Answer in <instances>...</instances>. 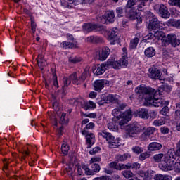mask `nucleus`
<instances>
[{
	"label": "nucleus",
	"mask_w": 180,
	"mask_h": 180,
	"mask_svg": "<svg viewBox=\"0 0 180 180\" xmlns=\"http://www.w3.org/2000/svg\"><path fill=\"white\" fill-rule=\"evenodd\" d=\"M135 92L139 94L140 99H145V102L148 105H151L155 108H162L164 105H167L169 103V102L158 98L160 94L153 88L140 86L135 89Z\"/></svg>",
	"instance_id": "nucleus-1"
},
{
	"label": "nucleus",
	"mask_w": 180,
	"mask_h": 180,
	"mask_svg": "<svg viewBox=\"0 0 180 180\" xmlns=\"http://www.w3.org/2000/svg\"><path fill=\"white\" fill-rule=\"evenodd\" d=\"M86 79V72H84L81 77L78 78L77 76V73H73L70 75L69 78L68 77H63V86H62L63 91H65V88L68 86L72 82L74 84V85H79V84H82V82H84Z\"/></svg>",
	"instance_id": "nucleus-2"
},
{
	"label": "nucleus",
	"mask_w": 180,
	"mask_h": 180,
	"mask_svg": "<svg viewBox=\"0 0 180 180\" xmlns=\"http://www.w3.org/2000/svg\"><path fill=\"white\" fill-rule=\"evenodd\" d=\"M99 137H103L105 139L106 141L108 143V146L110 148H117L120 147V139L117 138L115 139V136L110 132H108L106 130H103L98 132Z\"/></svg>",
	"instance_id": "nucleus-3"
},
{
	"label": "nucleus",
	"mask_w": 180,
	"mask_h": 180,
	"mask_svg": "<svg viewBox=\"0 0 180 180\" xmlns=\"http://www.w3.org/2000/svg\"><path fill=\"white\" fill-rule=\"evenodd\" d=\"M146 19L149 20L148 30H158V29H161V22L158 20V18L154 13L148 11L146 13Z\"/></svg>",
	"instance_id": "nucleus-4"
},
{
	"label": "nucleus",
	"mask_w": 180,
	"mask_h": 180,
	"mask_svg": "<svg viewBox=\"0 0 180 180\" xmlns=\"http://www.w3.org/2000/svg\"><path fill=\"white\" fill-rule=\"evenodd\" d=\"M105 64L107 65V68L111 67V68L120 70V68H126V67H127L128 63L127 60L124 59H121L120 61L108 60Z\"/></svg>",
	"instance_id": "nucleus-5"
},
{
	"label": "nucleus",
	"mask_w": 180,
	"mask_h": 180,
	"mask_svg": "<svg viewBox=\"0 0 180 180\" xmlns=\"http://www.w3.org/2000/svg\"><path fill=\"white\" fill-rule=\"evenodd\" d=\"M164 41H165L167 44H170L172 47H178V46H180V39H178L175 34L172 33L167 34Z\"/></svg>",
	"instance_id": "nucleus-6"
},
{
	"label": "nucleus",
	"mask_w": 180,
	"mask_h": 180,
	"mask_svg": "<svg viewBox=\"0 0 180 180\" xmlns=\"http://www.w3.org/2000/svg\"><path fill=\"white\" fill-rule=\"evenodd\" d=\"M82 169L85 171L86 175H95L101 171V166L98 164L93 163L89 169L86 165H83L82 167Z\"/></svg>",
	"instance_id": "nucleus-7"
},
{
	"label": "nucleus",
	"mask_w": 180,
	"mask_h": 180,
	"mask_svg": "<svg viewBox=\"0 0 180 180\" xmlns=\"http://www.w3.org/2000/svg\"><path fill=\"white\" fill-rule=\"evenodd\" d=\"M143 127L139 122H134L129 124V134L130 137H133V134H139L143 131Z\"/></svg>",
	"instance_id": "nucleus-8"
},
{
	"label": "nucleus",
	"mask_w": 180,
	"mask_h": 180,
	"mask_svg": "<svg viewBox=\"0 0 180 180\" xmlns=\"http://www.w3.org/2000/svg\"><path fill=\"white\" fill-rule=\"evenodd\" d=\"M98 21L103 24L108 23V22L113 23L115 22V12L113 11H106Z\"/></svg>",
	"instance_id": "nucleus-9"
},
{
	"label": "nucleus",
	"mask_w": 180,
	"mask_h": 180,
	"mask_svg": "<svg viewBox=\"0 0 180 180\" xmlns=\"http://www.w3.org/2000/svg\"><path fill=\"white\" fill-rule=\"evenodd\" d=\"M102 99H105L107 103H117V105H120V101H119V96L116 94H103Z\"/></svg>",
	"instance_id": "nucleus-10"
},
{
	"label": "nucleus",
	"mask_w": 180,
	"mask_h": 180,
	"mask_svg": "<svg viewBox=\"0 0 180 180\" xmlns=\"http://www.w3.org/2000/svg\"><path fill=\"white\" fill-rule=\"evenodd\" d=\"M154 9H158L161 18H164V19H167L171 16V14L168 11V8L164 4L155 6Z\"/></svg>",
	"instance_id": "nucleus-11"
},
{
	"label": "nucleus",
	"mask_w": 180,
	"mask_h": 180,
	"mask_svg": "<svg viewBox=\"0 0 180 180\" xmlns=\"http://www.w3.org/2000/svg\"><path fill=\"white\" fill-rule=\"evenodd\" d=\"M149 71V77L152 79H161V75H162V73H161V70L157 68H150L148 70Z\"/></svg>",
	"instance_id": "nucleus-12"
},
{
	"label": "nucleus",
	"mask_w": 180,
	"mask_h": 180,
	"mask_svg": "<svg viewBox=\"0 0 180 180\" xmlns=\"http://www.w3.org/2000/svg\"><path fill=\"white\" fill-rule=\"evenodd\" d=\"M109 167L110 168H114L118 171H121V169H130V168H131V165H130L117 164L116 162H110Z\"/></svg>",
	"instance_id": "nucleus-13"
},
{
	"label": "nucleus",
	"mask_w": 180,
	"mask_h": 180,
	"mask_svg": "<svg viewBox=\"0 0 180 180\" xmlns=\"http://www.w3.org/2000/svg\"><path fill=\"white\" fill-rule=\"evenodd\" d=\"M129 119H131V111L124 112L121 117V120L119 122L120 126H124V124H127V122Z\"/></svg>",
	"instance_id": "nucleus-14"
},
{
	"label": "nucleus",
	"mask_w": 180,
	"mask_h": 180,
	"mask_svg": "<svg viewBox=\"0 0 180 180\" xmlns=\"http://www.w3.org/2000/svg\"><path fill=\"white\" fill-rule=\"evenodd\" d=\"M110 54V49L108 47H104L101 50L99 51V57L98 60L100 61H105L108 56Z\"/></svg>",
	"instance_id": "nucleus-15"
},
{
	"label": "nucleus",
	"mask_w": 180,
	"mask_h": 180,
	"mask_svg": "<svg viewBox=\"0 0 180 180\" xmlns=\"http://www.w3.org/2000/svg\"><path fill=\"white\" fill-rule=\"evenodd\" d=\"M136 115L139 116V117H141V119H145V120H147V119L150 117V115H148V110L146 108H140L136 112Z\"/></svg>",
	"instance_id": "nucleus-16"
},
{
	"label": "nucleus",
	"mask_w": 180,
	"mask_h": 180,
	"mask_svg": "<svg viewBox=\"0 0 180 180\" xmlns=\"http://www.w3.org/2000/svg\"><path fill=\"white\" fill-rule=\"evenodd\" d=\"M108 66L106 63H103L101 65H97L95 69V74L97 75H102L106 71Z\"/></svg>",
	"instance_id": "nucleus-17"
},
{
	"label": "nucleus",
	"mask_w": 180,
	"mask_h": 180,
	"mask_svg": "<svg viewBox=\"0 0 180 180\" xmlns=\"http://www.w3.org/2000/svg\"><path fill=\"white\" fill-rule=\"evenodd\" d=\"M63 49H77L78 47V43L77 41L68 42L64 41L60 44Z\"/></svg>",
	"instance_id": "nucleus-18"
},
{
	"label": "nucleus",
	"mask_w": 180,
	"mask_h": 180,
	"mask_svg": "<svg viewBox=\"0 0 180 180\" xmlns=\"http://www.w3.org/2000/svg\"><path fill=\"white\" fill-rule=\"evenodd\" d=\"M162 148V145L158 142H152L148 146L149 151H158Z\"/></svg>",
	"instance_id": "nucleus-19"
},
{
	"label": "nucleus",
	"mask_w": 180,
	"mask_h": 180,
	"mask_svg": "<svg viewBox=\"0 0 180 180\" xmlns=\"http://www.w3.org/2000/svg\"><path fill=\"white\" fill-rule=\"evenodd\" d=\"M108 39L109 40H116L117 39V35L119 34V32L117 31V28H113L110 31H107Z\"/></svg>",
	"instance_id": "nucleus-20"
},
{
	"label": "nucleus",
	"mask_w": 180,
	"mask_h": 180,
	"mask_svg": "<svg viewBox=\"0 0 180 180\" xmlns=\"http://www.w3.org/2000/svg\"><path fill=\"white\" fill-rule=\"evenodd\" d=\"M172 91V88L168 85L167 84H165L159 87L158 91V94L160 95H162V92H171Z\"/></svg>",
	"instance_id": "nucleus-21"
},
{
	"label": "nucleus",
	"mask_w": 180,
	"mask_h": 180,
	"mask_svg": "<svg viewBox=\"0 0 180 180\" xmlns=\"http://www.w3.org/2000/svg\"><path fill=\"white\" fill-rule=\"evenodd\" d=\"M86 41L89 43L99 44V43H103V39H102V37H98V36H90V37H87Z\"/></svg>",
	"instance_id": "nucleus-22"
},
{
	"label": "nucleus",
	"mask_w": 180,
	"mask_h": 180,
	"mask_svg": "<svg viewBox=\"0 0 180 180\" xmlns=\"http://www.w3.org/2000/svg\"><path fill=\"white\" fill-rule=\"evenodd\" d=\"M95 139V135L92 133L86 135V143L87 144V148H91L92 145L94 144V139Z\"/></svg>",
	"instance_id": "nucleus-23"
},
{
	"label": "nucleus",
	"mask_w": 180,
	"mask_h": 180,
	"mask_svg": "<svg viewBox=\"0 0 180 180\" xmlns=\"http://www.w3.org/2000/svg\"><path fill=\"white\" fill-rule=\"evenodd\" d=\"M106 84V80H96L94 83V88L96 91H102Z\"/></svg>",
	"instance_id": "nucleus-24"
},
{
	"label": "nucleus",
	"mask_w": 180,
	"mask_h": 180,
	"mask_svg": "<svg viewBox=\"0 0 180 180\" xmlns=\"http://www.w3.org/2000/svg\"><path fill=\"white\" fill-rule=\"evenodd\" d=\"M36 60L37 61L38 67H39L41 70H44V67L46 65L44 57L42 55H38Z\"/></svg>",
	"instance_id": "nucleus-25"
},
{
	"label": "nucleus",
	"mask_w": 180,
	"mask_h": 180,
	"mask_svg": "<svg viewBox=\"0 0 180 180\" xmlns=\"http://www.w3.org/2000/svg\"><path fill=\"white\" fill-rule=\"evenodd\" d=\"M145 56L149 58L155 56V49L153 47H148L145 50Z\"/></svg>",
	"instance_id": "nucleus-26"
},
{
	"label": "nucleus",
	"mask_w": 180,
	"mask_h": 180,
	"mask_svg": "<svg viewBox=\"0 0 180 180\" xmlns=\"http://www.w3.org/2000/svg\"><path fill=\"white\" fill-rule=\"evenodd\" d=\"M127 158H130V155H129L127 153L124 154V155H117L115 156V159H116V161H117V162L126 161V160H127Z\"/></svg>",
	"instance_id": "nucleus-27"
},
{
	"label": "nucleus",
	"mask_w": 180,
	"mask_h": 180,
	"mask_svg": "<svg viewBox=\"0 0 180 180\" xmlns=\"http://www.w3.org/2000/svg\"><path fill=\"white\" fill-rule=\"evenodd\" d=\"M167 37H165V33L162 31H158L155 32V39H158V40H165Z\"/></svg>",
	"instance_id": "nucleus-28"
},
{
	"label": "nucleus",
	"mask_w": 180,
	"mask_h": 180,
	"mask_svg": "<svg viewBox=\"0 0 180 180\" xmlns=\"http://www.w3.org/2000/svg\"><path fill=\"white\" fill-rule=\"evenodd\" d=\"M95 27H96V25L88 23L83 25L84 30L86 32H92V30H95Z\"/></svg>",
	"instance_id": "nucleus-29"
},
{
	"label": "nucleus",
	"mask_w": 180,
	"mask_h": 180,
	"mask_svg": "<svg viewBox=\"0 0 180 180\" xmlns=\"http://www.w3.org/2000/svg\"><path fill=\"white\" fill-rule=\"evenodd\" d=\"M94 30H96V32H101L102 34H106V33H108V30H106V27L103 25H96V27L94 28Z\"/></svg>",
	"instance_id": "nucleus-30"
},
{
	"label": "nucleus",
	"mask_w": 180,
	"mask_h": 180,
	"mask_svg": "<svg viewBox=\"0 0 180 180\" xmlns=\"http://www.w3.org/2000/svg\"><path fill=\"white\" fill-rule=\"evenodd\" d=\"M165 155L163 153H158L153 156V161L155 162L162 163V160H164Z\"/></svg>",
	"instance_id": "nucleus-31"
},
{
	"label": "nucleus",
	"mask_w": 180,
	"mask_h": 180,
	"mask_svg": "<svg viewBox=\"0 0 180 180\" xmlns=\"http://www.w3.org/2000/svg\"><path fill=\"white\" fill-rule=\"evenodd\" d=\"M96 108V104L94 103L92 101H89L86 103L84 107L85 110H88V109H95Z\"/></svg>",
	"instance_id": "nucleus-32"
},
{
	"label": "nucleus",
	"mask_w": 180,
	"mask_h": 180,
	"mask_svg": "<svg viewBox=\"0 0 180 180\" xmlns=\"http://www.w3.org/2000/svg\"><path fill=\"white\" fill-rule=\"evenodd\" d=\"M108 129H109V130H112V131H117V130H119V128L116 126V122H110L108 123Z\"/></svg>",
	"instance_id": "nucleus-33"
},
{
	"label": "nucleus",
	"mask_w": 180,
	"mask_h": 180,
	"mask_svg": "<svg viewBox=\"0 0 180 180\" xmlns=\"http://www.w3.org/2000/svg\"><path fill=\"white\" fill-rule=\"evenodd\" d=\"M138 44H139V38L135 37L134 39L131 41L129 49H131V50H133L136 49V47H137Z\"/></svg>",
	"instance_id": "nucleus-34"
},
{
	"label": "nucleus",
	"mask_w": 180,
	"mask_h": 180,
	"mask_svg": "<svg viewBox=\"0 0 180 180\" xmlns=\"http://www.w3.org/2000/svg\"><path fill=\"white\" fill-rule=\"evenodd\" d=\"M73 173L74 171L72 170V167H71L70 165H68L63 169V174H67V175H69V176H72Z\"/></svg>",
	"instance_id": "nucleus-35"
},
{
	"label": "nucleus",
	"mask_w": 180,
	"mask_h": 180,
	"mask_svg": "<svg viewBox=\"0 0 180 180\" xmlns=\"http://www.w3.org/2000/svg\"><path fill=\"white\" fill-rule=\"evenodd\" d=\"M70 150V146L67 143L62 144L61 151L63 155H67Z\"/></svg>",
	"instance_id": "nucleus-36"
},
{
	"label": "nucleus",
	"mask_w": 180,
	"mask_h": 180,
	"mask_svg": "<svg viewBox=\"0 0 180 180\" xmlns=\"http://www.w3.org/2000/svg\"><path fill=\"white\" fill-rule=\"evenodd\" d=\"M68 122L67 115L65 113H62L59 120L60 124H67Z\"/></svg>",
	"instance_id": "nucleus-37"
},
{
	"label": "nucleus",
	"mask_w": 180,
	"mask_h": 180,
	"mask_svg": "<svg viewBox=\"0 0 180 180\" xmlns=\"http://www.w3.org/2000/svg\"><path fill=\"white\" fill-rule=\"evenodd\" d=\"M155 130H157L155 127H149L145 129V132L150 137V136L154 134L155 133Z\"/></svg>",
	"instance_id": "nucleus-38"
},
{
	"label": "nucleus",
	"mask_w": 180,
	"mask_h": 180,
	"mask_svg": "<svg viewBox=\"0 0 180 180\" xmlns=\"http://www.w3.org/2000/svg\"><path fill=\"white\" fill-rule=\"evenodd\" d=\"M82 61V58H78V57H70L69 58V63H71V64H77L78 63H81Z\"/></svg>",
	"instance_id": "nucleus-39"
},
{
	"label": "nucleus",
	"mask_w": 180,
	"mask_h": 180,
	"mask_svg": "<svg viewBox=\"0 0 180 180\" xmlns=\"http://www.w3.org/2000/svg\"><path fill=\"white\" fill-rule=\"evenodd\" d=\"M138 175L141 178H150V173L148 172H144L143 170H139L137 172Z\"/></svg>",
	"instance_id": "nucleus-40"
},
{
	"label": "nucleus",
	"mask_w": 180,
	"mask_h": 180,
	"mask_svg": "<svg viewBox=\"0 0 180 180\" xmlns=\"http://www.w3.org/2000/svg\"><path fill=\"white\" fill-rule=\"evenodd\" d=\"M116 13L118 18H123L124 16V9L122 7H117L116 8Z\"/></svg>",
	"instance_id": "nucleus-41"
},
{
	"label": "nucleus",
	"mask_w": 180,
	"mask_h": 180,
	"mask_svg": "<svg viewBox=\"0 0 180 180\" xmlns=\"http://www.w3.org/2000/svg\"><path fill=\"white\" fill-rule=\"evenodd\" d=\"M30 20H31V29L32 30V33L34 34L37 25L36 24V22H34V18H33V15L30 16Z\"/></svg>",
	"instance_id": "nucleus-42"
},
{
	"label": "nucleus",
	"mask_w": 180,
	"mask_h": 180,
	"mask_svg": "<svg viewBox=\"0 0 180 180\" xmlns=\"http://www.w3.org/2000/svg\"><path fill=\"white\" fill-rule=\"evenodd\" d=\"M143 40L145 41H146L147 43H148V40H155V34H153V33L150 32L148 35H146L144 37Z\"/></svg>",
	"instance_id": "nucleus-43"
},
{
	"label": "nucleus",
	"mask_w": 180,
	"mask_h": 180,
	"mask_svg": "<svg viewBox=\"0 0 180 180\" xmlns=\"http://www.w3.org/2000/svg\"><path fill=\"white\" fill-rule=\"evenodd\" d=\"M122 174L124 178H127V179L131 178V176H133V172H131V171H129V170L122 171Z\"/></svg>",
	"instance_id": "nucleus-44"
},
{
	"label": "nucleus",
	"mask_w": 180,
	"mask_h": 180,
	"mask_svg": "<svg viewBox=\"0 0 180 180\" xmlns=\"http://www.w3.org/2000/svg\"><path fill=\"white\" fill-rule=\"evenodd\" d=\"M112 114L115 117H122V112L120 111V108H115L112 110Z\"/></svg>",
	"instance_id": "nucleus-45"
},
{
	"label": "nucleus",
	"mask_w": 180,
	"mask_h": 180,
	"mask_svg": "<svg viewBox=\"0 0 180 180\" xmlns=\"http://www.w3.org/2000/svg\"><path fill=\"white\" fill-rule=\"evenodd\" d=\"M140 2V0H128L127 4V8H131L134 5H137V3Z\"/></svg>",
	"instance_id": "nucleus-46"
},
{
	"label": "nucleus",
	"mask_w": 180,
	"mask_h": 180,
	"mask_svg": "<svg viewBox=\"0 0 180 180\" xmlns=\"http://www.w3.org/2000/svg\"><path fill=\"white\" fill-rule=\"evenodd\" d=\"M132 151H134L135 154H141V153H143V149L142 147L136 146L132 148Z\"/></svg>",
	"instance_id": "nucleus-47"
},
{
	"label": "nucleus",
	"mask_w": 180,
	"mask_h": 180,
	"mask_svg": "<svg viewBox=\"0 0 180 180\" xmlns=\"http://www.w3.org/2000/svg\"><path fill=\"white\" fill-rule=\"evenodd\" d=\"M169 112V108H168V105H165L163 108L160 110V113L163 116H167V114Z\"/></svg>",
	"instance_id": "nucleus-48"
},
{
	"label": "nucleus",
	"mask_w": 180,
	"mask_h": 180,
	"mask_svg": "<svg viewBox=\"0 0 180 180\" xmlns=\"http://www.w3.org/2000/svg\"><path fill=\"white\" fill-rule=\"evenodd\" d=\"M169 4L172 6H179L180 8V0H169Z\"/></svg>",
	"instance_id": "nucleus-49"
},
{
	"label": "nucleus",
	"mask_w": 180,
	"mask_h": 180,
	"mask_svg": "<svg viewBox=\"0 0 180 180\" xmlns=\"http://www.w3.org/2000/svg\"><path fill=\"white\" fill-rule=\"evenodd\" d=\"M153 126H162V124H165V121L164 120H156L153 123Z\"/></svg>",
	"instance_id": "nucleus-50"
},
{
	"label": "nucleus",
	"mask_w": 180,
	"mask_h": 180,
	"mask_svg": "<svg viewBox=\"0 0 180 180\" xmlns=\"http://www.w3.org/2000/svg\"><path fill=\"white\" fill-rule=\"evenodd\" d=\"M101 161H102V158L99 157H94L91 158L89 164H95L94 162H101Z\"/></svg>",
	"instance_id": "nucleus-51"
},
{
	"label": "nucleus",
	"mask_w": 180,
	"mask_h": 180,
	"mask_svg": "<svg viewBox=\"0 0 180 180\" xmlns=\"http://www.w3.org/2000/svg\"><path fill=\"white\" fill-rule=\"evenodd\" d=\"M149 136L147 135V134L144 131L143 134H141L139 136L140 140L142 141H146V140H148Z\"/></svg>",
	"instance_id": "nucleus-52"
},
{
	"label": "nucleus",
	"mask_w": 180,
	"mask_h": 180,
	"mask_svg": "<svg viewBox=\"0 0 180 180\" xmlns=\"http://www.w3.org/2000/svg\"><path fill=\"white\" fill-rule=\"evenodd\" d=\"M99 151H101V148L96 147L89 151V154H91V155H94V154H96V153H98Z\"/></svg>",
	"instance_id": "nucleus-53"
},
{
	"label": "nucleus",
	"mask_w": 180,
	"mask_h": 180,
	"mask_svg": "<svg viewBox=\"0 0 180 180\" xmlns=\"http://www.w3.org/2000/svg\"><path fill=\"white\" fill-rule=\"evenodd\" d=\"M27 150H23L22 153L25 154V155H29L30 153V150H34V146H30V147L27 148Z\"/></svg>",
	"instance_id": "nucleus-54"
},
{
	"label": "nucleus",
	"mask_w": 180,
	"mask_h": 180,
	"mask_svg": "<svg viewBox=\"0 0 180 180\" xmlns=\"http://www.w3.org/2000/svg\"><path fill=\"white\" fill-rule=\"evenodd\" d=\"M149 157V155L148 153H141L139 156V160L141 161H144V160H146V158H148Z\"/></svg>",
	"instance_id": "nucleus-55"
},
{
	"label": "nucleus",
	"mask_w": 180,
	"mask_h": 180,
	"mask_svg": "<svg viewBox=\"0 0 180 180\" xmlns=\"http://www.w3.org/2000/svg\"><path fill=\"white\" fill-rule=\"evenodd\" d=\"M160 131L163 134H168V133H169V129H168L167 127H162L160 128Z\"/></svg>",
	"instance_id": "nucleus-56"
},
{
	"label": "nucleus",
	"mask_w": 180,
	"mask_h": 180,
	"mask_svg": "<svg viewBox=\"0 0 180 180\" xmlns=\"http://www.w3.org/2000/svg\"><path fill=\"white\" fill-rule=\"evenodd\" d=\"M95 127V124L94 122H90L86 125L85 129L86 130H92Z\"/></svg>",
	"instance_id": "nucleus-57"
},
{
	"label": "nucleus",
	"mask_w": 180,
	"mask_h": 180,
	"mask_svg": "<svg viewBox=\"0 0 180 180\" xmlns=\"http://www.w3.org/2000/svg\"><path fill=\"white\" fill-rule=\"evenodd\" d=\"M53 86H56V88H59L58 80H57L56 75H53Z\"/></svg>",
	"instance_id": "nucleus-58"
},
{
	"label": "nucleus",
	"mask_w": 180,
	"mask_h": 180,
	"mask_svg": "<svg viewBox=\"0 0 180 180\" xmlns=\"http://www.w3.org/2000/svg\"><path fill=\"white\" fill-rule=\"evenodd\" d=\"M129 165H131V168L134 169H139L141 167V165L139 163H133L132 165L130 164Z\"/></svg>",
	"instance_id": "nucleus-59"
},
{
	"label": "nucleus",
	"mask_w": 180,
	"mask_h": 180,
	"mask_svg": "<svg viewBox=\"0 0 180 180\" xmlns=\"http://www.w3.org/2000/svg\"><path fill=\"white\" fill-rule=\"evenodd\" d=\"M84 116L86 117H91L92 119H95V117H96V114L94 113V112H91V113H89V114H85Z\"/></svg>",
	"instance_id": "nucleus-60"
},
{
	"label": "nucleus",
	"mask_w": 180,
	"mask_h": 180,
	"mask_svg": "<svg viewBox=\"0 0 180 180\" xmlns=\"http://www.w3.org/2000/svg\"><path fill=\"white\" fill-rule=\"evenodd\" d=\"M173 26H174V27H176L177 29H180V20L174 21L173 22Z\"/></svg>",
	"instance_id": "nucleus-61"
},
{
	"label": "nucleus",
	"mask_w": 180,
	"mask_h": 180,
	"mask_svg": "<svg viewBox=\"0 0 180 180\" xmlns=\"http://www.w3.org/2000/svg\"><path fill=\"white\" fill-rule=\"evenodd\" d=\"M64 130V127L61 126L60 127H59V129H58V136H63V131Z\"/></svg>",
	"instance_id": "nucleus-62"
},
{
	"label": "nucleus",
	"mask_w": 180,
	"mask_h": 180,
	"mask_svg": "<svg viewBox=\"0 0 180 180\" xmlns=\"http://www.w3.org/2000/svg\"><path fill=\"white\" fill-rule=\"evenodd\" d=\"M155 180H163V175L162 174H157L155 177H154Z\"/></svg>",
	"instance_id": "nucleus-63"
},
{
	"label": "nucleus",
	"mask_w": 180,
	"mask_h": 180,
	"mask_svg": "<svg viewBox=\"0 0 180 180\" xmlns=\"http://www.w3.org/2000/svg\"><path fill=\"white\" fill-rule=\"evenodd\" d=\"M163 180H172V176L168 175H163Z\"/></svg>",
	"instance_id": "nucleus-64"
}]
</instances>
